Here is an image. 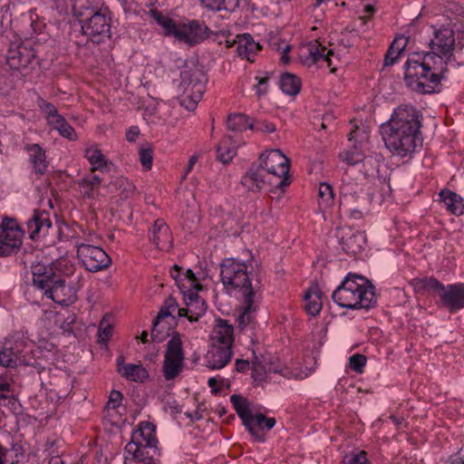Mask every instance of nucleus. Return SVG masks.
Returning <instances> with one entry per match:
<instances>
[{"label":"nucleus","mask_w":464,"mask_h":464,"mask_svg":"<svg viewBox=\"0 0 464 464\" xmlns=\"http://www.w3.org/2000/svg\"><path fill=\"white\" fill-rule=\"evenodd\" d=\"M431 52L411 53L404 64V80L420 93H432L446 78L448 66L454 62L455 35L450 25L434 28Z\"/></svg>","instance_id":"obj_1"},{"label":"nucleus","mask_w":464,"mask_h":464,"mask_svg":"<svg viewBox=\"0 0 464 464\" xmlns=\"http://www.w3.org/2000/svg\"><path fill=\"white\" fill-rule=\"evenodd\" d=\"M421 121L422 113L411 104L394 109L391 119L381 127L385 147L393 156L411 158L421 147Z\"/></svg>","instance_id":"obj_2"},{"label":"nucleus","mask_w":464,"mask_h":464,"mask_svg":"<svg viewBox=\"0 0 464 464\" xmlns=\"http://www.w3.org/2000/svg\"><path fill=\"white\" fill-rule=\"evenodd\" d=\"M333 301L349 310H368L377 304L375 288L364 276L349 273L332 294Z\"/></svg>","instance_id":"obj_3"},{"label":"nucleus","mask_w":464,"mask_h":464,"mask_svg":"<svg viewBox=\"0 0 464 464\" xmlns=\"http://www.w3.org/2000/svg\"><path fill=\"white\" fill-rule=\"evenodd\" d=\"M268 176L271 190L285 191L291 183L289 159L279 150H271L262 153L256 162Z\"/></svg>","instance_id":"obj_4"},{"label":"nucleus","mask_w":464,"mask_h":464,"mask_svg":"<svg viewBox=\"0 0 464 464\" xmlns=\"http://www.w3.org/2000/svg\"><path fill=\"white\" fill-rule=\"evenodd\" d=\"M244 262L235 259L223 261L220 267V277L224 290L229 295H241L243 297L255 295L248 273Z\"/></svg>","instance_id":"obj_5"},{"label":"nucleus","mask_w":464,"mask_h":464,"mask_svg":"<svg viewBox=\"0 0 464 464\" xmlns=\"http://www.w3.org/2000/svg\"><path fill=\"white\" fill-rule=\"evenodd\" d=\"M21 364H29L23 360L16 352L13 350L11 341L0 343V400L7 401L8 406L14 407L16 400L13 396L14 378L9 368Z\"/></svg>","instance_id":"obj_6"},{"label":"nucleus","mask_w":464,"mask_h":464,"mask_svg":"<svg viewBox=\"0 0 464 464\" xmlns=\"http://www.w3.org/2000/svg\"><path fill=\"white\" fill-rule=\"evenodd\" d=\"M206 75L195 65L185 63L180 71L179 89L183 92L181 105L188 111H194L205 92Z\"/></svg>","instance_id":"obj_7"},{"label":"nucleus","mask_w":464,"mask_h":464,"mask_svg":"<svg viewBox=\"0 0 464 464\" xmlns=\"http://www.w3.org/2000/svg\"><path fill=\"white\" fill-rule=\"evenodd\" d=\"M183 343L179 334H174L166 344L162 363V373L166 381L177 378L185 366Z\"/></svg>","instance_id":"obj_8"},{"label":"nucleus","mask_w":464,"mask_h":464,"mask_svg":"<svg viewBox=\"0 0 464 464\" xmlns=\"http://www.w3.org/2000/svg\"><path fill=\"white\" fill-rule=\"evenodd\" d=\"M81 24L82 33L93 43L100 44L111 37V23L106 10H91Z\"/></svg>","instance_id":"obj_9"},{"label":"nucleus","mask_w":464,"mask_h":464,"mask_svg":"<svg viewBox=\"0 0 464 464\" xmlns=\"http://www.w3.org/2000/svg\"><path fill=\"white\" fill-rule=\"evenodd\" d=\"M156 426L149 421H141L133 430L131 440L125 447L126 452L147 451L159 454L157 449Z\"/></svg>","instance_id":"obj_10"},{"label":"nucleus","mask_w":464,"mask_h":464,"mask_svg":"<svg viewBox=\"0 0 464 464\" xmlns=\"http://www.w3.org/2000/svg\"><path fill=\"white\" fill-rule=\"evenodd\" d=\"M24 234L15 219L4 218L0 224V257L16 253L23 244Z\"/></svg>","instance_id":"obj_11"},{"label":"nucleus","mask_w":464,"mask_h":464,"mask_svg":"<svg viewBox=\"0 0 464 464\" xmlns=\"http://www.w3.org/2000/svg\"><path fill=\"white\" fill-rule=\"evenodd\" d=\"M75 246L78 258L90 272L106 269L111 263L109 255L100 246L79 241L76 242Z\"/></svg>","instance_id":"obj_12"},{"label":"nucleus","mask_w":464,"mask_h":464,"mask_svg":"<svg viewBox=\"0 0 464 464\" xmlns=\"http://www.w3.org/2000/svg\"><path fill=\"white\" fill-rule=\"evenodd\" d=\"M35 52L23 43H12L6 53V63L12 70L23 71L34 63Z\"/></svg>","instance_id":"obj_13"},{"label":"nucleus","mask_w":464,"mask_h":464,"mask_svg":"<svg viewBox=\"0 0 464 464\" xmlns=\"http://www.w3.org/2000/svg\"><path fill=\"white\" fill-rule=\"evenodd\" d=\"M438 295L441 305L451 314L464 308V283H454L447 285L442 284Z\"/></svg>","instance_id":"obj_14"},{"label":"nucleus","mask_w":464,"mask_h":464,"mask_svg":"<svg viewBox=\"0 0 464 464\" xmlns=\"http://www.w3.org/2000/svg\"><path fill=\"white\" fill-rule=\"evenodd\" d=\"M208 27L198 21H190L182 24H178L173 36L178 40L189 44H195L203 41L207 37Z\"/></svg>","instance_id":"obj_15"},{"label":"nucleus","mask_w":464,"mask_h":464,"mask_svg":"<svg viewBox=\"0 0 464 464\" xmlns=\"http://www.w3.org/2000/svg\"><path fill=\"white\" fill-rule=\"evenodd\" d=\"M170 276L175 280L183 298L189 295V294H198V291L202 289L199 279L195 276L191 269L182 272L181 268L175 265L170 269Z\"/></svg>","instance_id":"obj_16"},{"label":"nucleus","mask_w":464,"mask_h":464,"mask_svg":"<svg viewBox=\"0 0 464 464\" xmlns=\"http://www.w3.org/2000/svg\"><path fill=\"white\" fill-rule=\"evenodd\" d=\"M332 55H334L332 49H327L318 41L310 42L303 49L304 62L308 65L318 63L322 66L325 63L327 67H331Z\"/></svg>","instance_id":"obj_17"},{"label":"nucleus","mask_w":464,"mask_h":464,"mask_svg":"<svg viewBox=\"0 0 464 464\" xmlns=\"http://www.w3.org/2000/svg\"><path fill=\"white\" fill-rule=\"evenodd\" d=\"M117 372L126 381L143 383L150 378L149 371L141 363H125L122 355L116 359Z\"/></svg>","instance_id":"obj_18"},{"label":"nucleus","mask_w":464,"mask_h":464,"mask_svg":"<svg viewBox=\"0 0 464 464\" xmlns=\"http://www.w3.org/2000/svg\"><path fill=\"white\" fill-rule=\"evenodd\" d=\"M232 356L230 346L210 343L205 356L206 366L210 370H220L230 362Z\"/></svg>","instance_id":"obj_19"},{"label":"nucleus","mask_w":464,"mask_h":464,"mask_svg":"<svg viewBox=\"0 0 464 464\" xmlns=\"http://www.w3.org/2000/svg\"><path fill=\"white\" fill-rule=\"evenodd\" d=\"M44 296L61 305H70L76 300V291L73 287L65 285L64 280L59 277L53 286L44 292Z\"/></svg>","instance_id":"obj_20"},{"label":"nucleus","mask_w":464,"mask_h":464,"mask_svg":"<svg viewBox=\"0 0 464 464\" xmlns=\"http://www.w3.org/2000/svg\"><path fill=\"white\" fill-rule=\"evenodd\" d=\"M268 176L257 163L252 164L241 178V185L251 192H259L268 185Z\"/></svg>","instance_id":"obj_21"},{"label":"nucleus","mask_w":464,"mask_h":464,"mask_svg":"<svg viewBox=\"0 0 464 464\" xmlns=\"http://www.w3.org/2000/svg\"><path fill=\"white\" fill-rule=\"evenodd\" d=\"M24 150L27 153L28 161L32 166L33 172L35 175H44L49 166L46 150L38 143L26 144Z\"/></svg>","instance_id":"obj_22"},{"label":"nucleus","mask_w":464,"mask_h":464,"mask_svg":"<svg viewBox=\"0 0 464 464\" xmlns=\"http://www.w3.org/2000/svg\"><path fill=\"white\" fill-rule=\"evenodd\" d=\"M186 307L179 308V317H187L190 322L198 321L199 317L205 314L207 304L198 294H189L183 298Z\"/></svg>","instance_id":"obj_23"},{"label":"nucleus","mask_w":464,"mask_h":464,"mask_svg":"<svg viewBox=\"0 0 464 464\" xmlns=\"http://www.w3.org/2000/svg\"><path fill=\"white\" fill-rule=\"evenodd\" d=\"M234 343V327L227 320L218 318L215 321L214 327L210 334V343L220 346H230Z\"/></svg>","instance_id":"obj_24"},{"label":"nucleus","mask_w":464,"mask_h":464,"mask_svg":"<svg viewBox=\"0 0 464 464\" xmlns=\"http://www.w3.org/2000/svg\"><path fill=\"white\" fill-rule=\"evenodd\" d=\"M150 240L160 250L167 251L172 246L169 227L163 219H157L150 231Z\"/></svg>","instance_id":"obj_25"},{"label":"nucleus","mask_w":464,"mask_h":464,"mask_svg":"<svg viewBox=\"0 0 464 464\" xmlns=\"http://www.w3.org/2000/svg\"><path fill=\"white\" fill-rule=\"evenodd\" d=\"M367 238L362 231L344 233L340 240L342 249L351 256H357L361 254L366 246Z\"/></svg>","instance_id":"obj_26"},{"label":"nucleus","mask_w":464,"mask_h":464,"mask_svg":"<svg viewBox=\"0 0 464 464\" xmlns=\"http://www.w3.org/2000/svg\"><path fill=\"white\" fill-rule=\"evenodd\" d=\"M33 284L34 285L44 292L51 288L56 280L60 277L52 267H48L43 264H36L32 266Z\"/></svg>","instance_id":"obj_27"},{"label":"nucleus","mask_w":464,"mask_h":464,"mask_svg":"<svg viewBox=\"0 0 464 464\" xmlns=\"http://www.w3.org/2000/svg\"><path fill=\"white\" fill-rule=\"evenodd\" d=\"M243 424L256 440L264 441V436L260 431L263 429L272 430L276 425V419L266 418L262 413L253 414L251 412Z\"/></svg>","instance_id":"obj_28"},{"label":"nucleus","mask_w":464,"mask_h":464,"mask_svg":"<svg viewBox=\"0 0 464 464\" xmlns=\"http://www.w3.org/2000/svg\"><path fill=\"white\" fill-rule=\"evenodd\" d=\"M362 185L353 181L351 176L346 173L342 179L340 187L341 204L347 207L351 206L353 202L362 198Z\"/></svg>","instance_id":"obj_29"},{"label":"nucleus","mask_w":464,"mask_h":464,"mask_svg":"<svg viewBox=\"0 0 464 464\" xmlns=\"http://www.w3.org/2000/svg\"><path fill=\"white\" fill-rule=\"evenodd\" d=\"M255 295L244 297V304L237 315L238 327L242 331L254 329L256 324V306L254 302Z\"/></svg>","instance_id":"obj_30"},{"label":"nucleus","mask_w":464,"mask_h":464,"mask_svg":"<svg viewBox=\"0 0 464 464\" xmlns=\"http://www.w3.org/2000/svg\"><path fill=\"white\" fill-rule=\"evenodd\" d=\"M84 157L91 165L92 172L106 171L111 164V160L102 153L96 144H89L84 149Z\"/></svg>","instance_id":"obj_31"},{"label":"nucleus","mask_w":464,"mask_h":464,"mask_svg":"<svg viewBox=\"0 0 464 464\" xmlns=\"http://www.w3.org/2000/svg\"><path fill=\"white\" fill-rule=\"evenodd\" d=\"M52 227V221L45 212L35 211L32 218L27 222L30 237L34 239L41 234H46Z\"/></svg>","instance_id":"obj_32"},{"label":"nucleus","mask_w":464,"mask_h":464,"mask_svg":"<svg viewBox=\"0 0 464 464\" xmlns=\"http://www.w3.org/2000/svg\"><path fill=\"white\" fill-rule=\"evenodd\" d=\"M237 53L240 57L253 62L255 55L260 50L261 46L255 42L249 34H244L237 36Z\"/></svg>","instance_id":"obj_33"},{"label":"nucleus","mask_w":464,"mask_h":464,"mask_svg":"<svg viewBox=\"0 0 464 464\" xmlns=\"http://www.w3.org/2000/svg\"><path fill=\"white\" fill-rule=\"evenodd\" d=\"M304 307L306 313L311 316H316L320 314L323 302L322 293L317 285L309 287L304 296Z\"/></svg>","instance_id":"obj_34"},{"label":"nucleus","mask_w":464,"mask_h":464,"mask_svg":"<svg viewBox=\"0 0 464 464\" xmlns=\"http://www.w3.org/2000/svg\"><path fill=\"white\" fill-rule=\"evenodd\" d=\"M439 196L451 214L456 216L464 214V199L459 194L445 188L440 192Z\"/></svg>","instance_id":"obj_35"},{"label":"nucleus","mask_w":464,"mask_h":464,"mask_svg":"<svg viewBox=\"0 0 464 464\" xmlns=\"http://www.w3.org/2000/svg\"><path fill=\"white\" fill-rule=\"evenodd\" d=\"M102 179L95 174H88L79 181L80 193L83 198H93L98 194Z\"/></svg>","instance_id":"obj_36"},{"label":"nucleus","mask_w":464,"mask_h":464,"mask_svg":"<svg viewBox=\"0 0 464 464\" xmlns=\"http://www.w3.org/2000/svg\"><path fill=\"white\" fill-rule=\"evenodd\" d=\"M279 87L285 94L296 96L301 91L302 81L294 73L285 72L280 76Z\"/></svg>","instance_id":"obj_37"},{"label":"nucleus","mask_w":464,"mask_h":464,"mask_svg":"<svg viewBox=\"0 0 464 464\" xmlns=\"http://www.w3.org/2000/svg\"><path fill=\"white\" fill-rule=\"evenodd\" d=\"M407 44V41L403 37H399L393 40L391 44L388 51L384 56V65L392 66L393 65L403 53L405 47Z\"/></svg>","instance_id":"obj_38"},{"label":"nucleus","mask_w":464,"mask_h":464,"mask_svg":"<svg viewBox=\"0 0 464 464\" xmlns=\"http://www.w3.org/2000/svg\"><path fill=\"white\" fill-rule=\"evenodd\" d=\"M49 126L57 130L63 138L72 141L78 140V135L74 128L68 123L63 115L59 116L57 120L52 121Z\"/></svg>","instance_id":"obj_39"},{"label":"nucleus","mask_w":464,"mask_h":464,"mask_svg":"<svg viewBox=\"0 0 464 464\" xmlns=\"http://www.w3.org/2000/svg\"><path fill=\"white\" fill-rule=\"evenodd\" d=\"M237 149L231 144L230 137H224L217 147L218 160L223 163L230 162L235 157Z\"/></svg>","instance_id":"obj_40"},{"label":"nucleus","mask_w":464,"mask_h":464,"mask_svg":"<svg viewBox=\"0 0 464 464\" xmlns=\"http://www.w3.org/2000/svg\"><path fill=\"white\" fill-rule=\"evenodd\" d=\"M201 5L212 11H228L234 12L241 0H198Z\"/></svg>","instance_id":"obj_41"},{"label":"nucleus","mask_w":464,"mask_h":464,"mask_svg":"<svg viewBox=\"0 0 464 464\" xmlns=\"http://www.w3.org/2000/svg\"><path fill=\"white\" fill-rule=\"evenodd\" d=\"M154 455L147 451L130 453L124 450V464H158Z\"/></svg>","instance_id":"obj_42"},{"label":"nucleus","mask_w":464,"mask_h":464,"mask_svg":"<svg viewBox=\"0 0 464 464\" xmlns=\"http://www.w3.org/2000/svg\"><path fill=\"white\" fill-rule=\"evenodd\" d=\"M412 285L418 292L425 290H434L437 293H439L440 289L442 287V283H440L434 276H425L421 278L413 279Z\"/></svg>","instance_id":"obj_43"},{"label":"nucleus","mask_w":464,"mask_h":464,"mask_svg":"<svg viewBox=\"0 0 464 464\" xmlns=\"http://www.w3.org/2000/svg\"><path fill=\"white\" fill-rule=\"evenodd\" d=\"M227 127L233 131H243L252 128V123L248 117L244 114L237 113L228 117Z\"/></svg>","instance_id":"obj_44"},{"label":"nucleus","mask_w":464,"mask_h":464,"mask_svg":"<svg viewBox=\"0 0 464 464\" xmlns=\"http://www.w3.org/2000/svg\"><path fill=\"white\" fill-rule=\"evenodd\" d=\"M230 401L238 417L244 422L251 413L248 401L241 395L233 394L230 396Z\"/></svg>","instance_id":"obj_45"},{"label":"nucleus","mask_w":464,"mask_h":464,"mask_svg":"<svg viewBox=\"0 0 464 464\" xmlns=\"http://www.w3.org/2000/svg\"><path fill=\"white\" fill-rule=\"evenodd\" d=\"M319 206L321 208L326 209L333 206L334 201V194L332 186L329 183H320L318 188Z\"/></svg>","instance_id":"obj_46"},{"label":"nucleus","mask_w":464,"mask_h":464,"mask_svg":"<svg viewBox=\"0 0 464 464\" xmlns=\"http://www.w3.org/2000/svg\"><path fill=\"white\" fill-rule=\"evenodd\" d=\"M37 103L40 111L44 113L48 125L54 120H57L59 116H61L56 107L53 103L48 102L42 98L38 99Z\"/></svg>","instance_id":"obj_47"},{"label":"nucleus","mask_w":464,"mask_h":464,"mask_svg":"<svg viewBox=\"0 0 464 464\" xmlns=\"http://www.w3.org/2000/svg\"><path fill=\"white\" fill-rule=\"evenodd\" d=\"M343 464H371L364 450H353L344 455Z\"/></svg>","instance_id":"obj_48"},{"label":"nucleus","mask_w":464,"mask_h":464,"mask_svg":"<svg viewBox=\"0 0 464 464\" xmlns=\"http://www.w3.org/2000/svg\"><path fill=\"white\" fill-rule=\"evenodd\" d=\"M171 314L170 312L161 309L155 318L153 323V328L151 331V335L154 340L160 342L164 338V334L160 335L161 330L160 329V324L163 323L164 318L169 316Z\"/></svg>","instance_id":"obj_49"},{"label":"nucleus","mask_w":464,"mask_h":464,"mask_svg":"<svg viewBox=\"0 0 464 464\" xmlns=\"http://www.w3.org/2000/svg\"><path fill=\"white\" fill-rule=\"evenodd\" d=\"M139 160L144 170H150L153 163V150L150 146L142 147L139 151Z\"/></svg>","instance_id":"obj_50"},{"label":"nucleus","mask_w":464,"mask_h":464,"mask_svg":"<svg viewBox=\"0 0 464 464\" xmlns=\"http://www.w3.org/2000/svg\"><path fill=\"white\" fill-rule=\"evenodd\" d=\"M112 334V325L108 322L106 317H104L99 325L98 329V342L102 343H106Z\"/></svg>","instance_id":"obj_51"},{"label":"nucleus","mask_w":464,"mask_h":464,"mask_svg":"<svg viewBox=\"0 0 464 464\" xmlns=\"http://www.w3.org/2000/svg\"><path fill=\"white\" fill-rule=\"evenodd\" d=\"M366 362L367 358L365 355L355 353L349 358V366L353 372L362 373Z\"/></svg>","instance_id":"obj_52"},{"label":"nucleus","mask_w":464,"mask_h":464,"mask_svg":"<svg viewBox=\"0 0 464 464\" xmlns=\"http://www.w3.org/2000/svg\"><path fill=\"white\" fill-rule=\"evenodd\" d=\"M343 161L347 162L349 165L355 166L363 161L364 157L362 153L356 150H346L340 154Z\"/></svg>","instance_id":"obj_53"},{"label":"nucleus","mask_w":464,"mask_h":464,"mask_svg":"<svg viewBox=\"0 0 464 464\" xmlns=\"http://www.w3.org/2000/svg\"><path fill=\"white\" fill-rule=\"evenodd\" d=\"M153 16L159 24L165 29L167 34L173 35L178 24H176L171 19L165 17L159 13H153Z\"/></svg>","instance_id":"obj_54"},{"label":"nucleus","mask_w":464,"mask_h":464,"mask_svg":"<svg viewBox=\"0 0 464 464\" xmlns=\"http://www.w3.org/2000/svg\"><path fill=\"white\" fill-rule=\"evenodd\" d=\"M122 393L119 391H111L109 396V400L106 405L108 411L118 409L122 401Z\"/></svg>","instance_id":"obj_55"},{"label":"nucleus","mask_w":464,"mask_h":464,"mask_svg":"<svg viewBox=\"0 0 464 464\" xmlns=\"http://www.w3.org/2000/svg\"><path fill=\"white\" fill-rule=\"evenodd\" d=\"M118 184L120 187H123V192H122L123 195L122 196L124 198H128V197L131 196L135 191L134 184L127 179H123V178L119 179Z\"/></svg>","instance_id":"obj_56"},{"label":"nucleus","mask_w":464,"mask_h":464,"mask_svg":"<svg viewBox=\"0 0 464 464\" xmlns=\"http://www.w3.org/2000/svg\"><path fill=\"white\" fill-rule=\"evenodd\" d=\"M257 83L255 85L256 92L258 96L264 95L268 91V78L256 77Z\"/></svg>","instance_id":"obj_57"},{"label":"nucleus","mask_w":464,"mask_h":464,"mask_svg":"<svg viewBox=\"0 0 464 464\" xmlns=\"http://www.w3.org/2000/svg\"><path fill=\"white\" fill-rule=\"evenodd\" d=\"M256 362H250L248 360L237 359L236 361V369L238 372H246L250 369L256 370Z\"/></svg>","instance_id":"obj_58"},{"label":"nucleus","mask_w":464,"mask_h":464,"mask_svg":"<svg viewBox=\"0 0 464 464\" xmlns=\"http://www.w3.org/2000/svg\"><path fill=\"white\" fill-rule=\"evenodd\" d=\"M376 9L372 5H366L362 12V14L360 16V19L363 20L364 24L371 19V17L375 13Z\"/></svg>","instance_id":"obj_59"},{"label":"nucleus","mask_w":464,"mask_h":464,"mask_svg":"<svg viewBox=\"0 0 464 464\" xmlns=\"http://www.w3.org/2000/svg\"><path fill=\"white\" fill-rule=\"evenodd\" d=\"M140 135V130L137 126H131L127 131H126V140L130 142H133L136 140L138 136Z\"/></svg>","instance_id":"obj_60"},{"label":"nucleus","mask_w":464,"mask_h":464,"mask_svg":"<svg viewBox=\"0 0 464 464\" xmlns=\"http://www.w3.org/2000/svg\"><path fill=\"white\" fill-rule=\"evenodd\" d=\"M258 130L266 133H272L276 130V125L269 121H262L258 125Z\"/></svg>","instance_id":"obj_61"},{"label":"nucleus","mask_w":464,"mask_h":464,"mask_svg":"<svg viewBox=\"0 0 464 464\" xmlns=\"http://www.w3.org/2000/svg\"><path fill=\"white\" fill-rule=\"evenodd\" d=\"M198 161V156L197 155H193L190 157L189 160H188V167H187V169H186V175L188 174L193 166L196 164V162Z\"/></svg>","instance_id":"obj_62"},{"label":"nucleus","mask_w":464,"mask_h":464,"mask_svg":"<svg viewBox=\"0 0 464 464\" xmlns=\"http://www.w3.org/2000/svg\"><path fill=\"white\" fill-rule=\"evenodd\" d=\"M350 216L353 218H362L363 216V213L362 210H359L357 208H349Z\"/></svg>","instance_id":"obj_63"},{"label":"nucleus","mask_w":464,"mask_h":464,"mask_svg":"<svg viewBox=\"0 0 464 464\" xmlns=\"http://www.w3.org/2000/svg\"><path fill=\"white\" fill-rule=\"evenodd\" d=\"M49 464H64L60 456H53L49 459Z\"/></svg>","instance_id":"obj_64"}]
</instances>
